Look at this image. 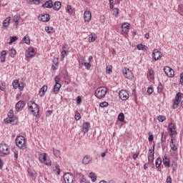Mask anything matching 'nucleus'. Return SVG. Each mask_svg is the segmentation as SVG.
Instances as JSON below:
<instances>
[{
    "instance_id": "f257e3e1",
    "label": "nucleus",
    "mask_w": 183,
    "mask_h": 183,
    "mask_svg": "<svg viewBox=\"0 0 183 183\" xmlns=\"http://www.w3.org/2000/svg\"><path fill=\"white\" fill-rule=\"evenodd\" d=\"M108 92V89L105 86H101L96 89L95 91V97L98 98V99H101L104 98L107 95Z\"/></svg>"
},
{
    "instance_id": "f03ea898",
    "label": "nucleus",
    "mask_w": 183,
    "mask_h": 183,
    "mask_svg": "<svg viewBox=\"0 0 183 183\" xmlns=\"http://www.w3.org/2000/svg\"><path fill=\"white\" fill-rule=\"evenodd\" d=\"M28 108L31 109V114L34 117L39 115V108H38V104L34 102H30V103L28 104Z\"/></svg>"
},
{
    "instance_id": "7ed1b4c3",
    "label": "nucleus",
    "mask_w": 183,
    "mask_h": 183,
    "mask_svg": "<svg viewBox=\"0 0 183 183\" xmlns=\"http://www.w3.org/2000/svg\"><path fill=\"white\" fill-rule=\"evenodd\" d=\"M16 145H17L20 149H25V148H26L25 137L24 136L17 137L16 138Z\"/></svg>"
},
{
    "instance_id": "20e7f679",
    "label": "nucleus",
    "mask_w": 183,
    "mask_h": 183,
    "mask_svg": "<svg viewBox=\"0 0 183 183\" xmlns=\"http://www.w3.org/2000/svg\"><path fill=\"white\" fill-rule=\"evenodd\" d=\"M182 97V93L178 92L176 94L175 99L173 102V108L174 109H177L178 108V105H179V102L181 101V98Z\"/></svg>"
},
{
    "instance_id": "39448f33",
    "label": "nucleus",
    "mask_w": 183,
    "mask_h": 183,
    "mask_svg": "<svg viewBox=\"0 0 183 183\" xmlns=\"http://www.w3.org/2000/svg\"><path fill=\"white\" fill-rule=\"evenodd\" d=\"M0 152L1 154H4V155H9V148H8V145L5 143L0 144Z\"/></svg>"
},
{
    "instance_id": "423d86ee",
    "label": "nucleus",
    "mask_w": 183,
    "mask_h": 183,
    "mask_svg": "<svg viewBox=\"0 0 183 183\" xmlns=\"http://www.w3.org/2000/svg\"><path fill=\"white\" fill-rule=\"evenodd\" d=\"M154 154H155V145H153V147L149 149V153H148L149 162H154Z\"/></svg>"
},
{
    "instance_id": "0eeeda50",
    "label": "nucleus",
    "mask_w": 183,
    "mask_h": 183,
    "mask_svg": "<svg viewBox=\"0 0 183 183\" xmlns=\"http://www.w3.org/2000/svg\"><path fill=\"white\" fill-rule=\"evenodd\" d=\"M64 180L66 183H74V175L71 173H66L64 175Z\"/></svg>"
},
{
    "instance_id": "6e6552de",
    "label": "nucleus",
    "mask_w": 183,
    "mask_h": 183,
    "mask_svg": "<svg viewBox=\"0 0 183 183\" xmlns=\"http://www.w3.org/2000/svg\"><path fill=\"white\" fill-rule=\"evenodd\" d=\"M24 107H25V102L20 100L16 104L15 109L16 112H19L20 111L23 110Z\"/></svg>"
},
{
    "instance_id": "1a4fd4ad",
    "label": "nucleus",
    "mask_w": 183,
    "mask_h": 183,
    "mask_svg": "<svg viewBox=\"0 0 183 183\" xmlns=\"http://www.w3.org/2000/svg\"><path fill=\"white\" fill-rule=\"evenodd\" d=\"M119 97L122 101H127V99H128V98L129 97V94H128V92L125 90H121L119 92Z\"/></svg>"
},
{
    "instance_id": "9d476101",
    "label": "nucleus",
    "mask_w": 183,
    "mask_h": 183,
    "mask_svg": "<svg viewBox=\"0 0 183 183\" xmlns=\"http://www.w3.org/2000/svg\"><path fill=\"white\" fill-rule=\"evenodd\" d=\"M164 72L167 74V76H169V78H172V76H174V69L169 66H165L164 68Z\"/></svg>"
},
{
    "instance_id": "9b49d317",
    "label": "nucleus",
    "mask_w": 183,
    "mask_h": 183,
    "mask_svg": "<svg viewBox=\"0 0 183 183\" xmlns=\"http://www.w3.org/2000/svg\"><path fill=\"white\" fill-rule=\"evenodd\" d=\"M152 56L154 61H158L162 56V53L159 51L157 49H154L152 52Z\"/></svg>"
},
{
    "instance_id": "f8f14e48",
    "label": "nucleus",
    "mask_w": 183,
    "mask_h": 183,
    "mask_svg": "<svg viewBox=\"0 0 183 183\" xmlns=\"http://www.w3.org/2000/svg\"><path fill=\"white\" fill-rule=\"evenodd\" d=\"M123 75L125 78H127V79H131L132 78V72L129 69L124 68L123 69Z\"/></svg>"
},
{
    "instance_id": "ddd939ff",
    "label": "nucleus",
    "mask_w": 183,
    "mask_h": 183,
    "mask_svg": "<svg viewBox=\"0 0 183 183\" xmlns=\"http://www.w3.org/2000/svg\"><path fill=\"white\" fill-rule=\"evenodd\" d=\"M129 26H130V24L127 23H124L122 25V34L123 35L124 34L127 35V34L129 32Z\"/></svg>"
},
{
    "instance_id": "4468645a",
    "label": "nucleus",
    "mask_w": 183,
    "mask_h": 183,
    "mask_svg": "<svg viewBox=\"0 0 183 183\" xmlns=\"http://www.w3.org/2000/svg\"><path fill=\"white\" fill-rule=\"evenodd\" d=\"M35 55V49L33 47H29L26 51V58H32Z\"/></svg>"
},
{
    "instance_id": "2eb2a0df",
    "label": "nucleus",
    "mask_w": 183,
    "mask_h": 183,
    "mask_svg": "<svg viewBox=\"0 0 183 183\" xmlns=\"http://www.w3.org/2000/svg\"><path fill=\"white\" fill-rule=\"evenodd\" d=\"M92 162V157L89 155H86L82 159V164L84 165H88V164H91Z\"/></svg>"
},
{
    "instance_id": "dca6fc26",
    "label": "nucleus",
    "mask_w": 183,
    "mask_h": 183,
    "mask_svg": "<svg viewBox=\"0 0 183 183\" xmlns=\"http://www.w3.org/2000/svg\"><path fill=\"white\" fill-rule=\"evenodd\" d=\"M92 17V14L89 11H86L84 14V19L85 22H89L91 21V18Z\"/></svg>"
},
{
    "instance_id": "f3484780",
    "label": "nucleus",
    "mask_w": 183,
    "mask_h": 183,
    "mask_svg": "<svg viewBox=\"0 0 183 183\" xmlns=\"http://www.w3.org/2000/svg\"><path fill=\"white\" fill-rule=\"evenodd\" d=\"M50 16L48 14H41L39 16V21H42L43 22H48L49 21Z\"/></svg>"
},
{
    "instance_id": "a211bd4d",
    "label": "nucleus",
    "mask_w": 183,
    "mask_h": 183,
    "mask_svg": "<svg viewBox=\"0 0 183 183\" xmlns=\"http://www.w3.org/2000/svg\"><path fill=\"white\" fill-rule=\"evenodd\" d=\"M89 122H86L83 124L82 126V132H84V134H86V132H88V131H89Z\"/></svg>"
},
{
    "instance_id": "6ab92c4d",
    "label": "nucleus",
    "mask_w": 183,
    "mask_h": 183,
    "mask_svg": "<svg viewBox=\"0 0 183 183\" xmlns=\"http://www.w3.org/2000/svg\"><path fill=\"white\" fill-rule=\"evenodd\" d=\"M52 6H54V4L52 3V0L46 1L45 2V4H44L42 5L43 8H48L49 9H51V8H52Z\"/></svg>"
},
{
    "instance_id": "aec40b11",
    "label": "nucleus",
    "mask_w": 183,
    "mask_h": 183,
    "mask_svg": "<svg viewBox=\"0 0 183 183\" xmlns=\"http://www.w3.org/2000/svg\"><path fill=\"white\" fill-rule=\"evenodd\" d=\"M39 161L44 164L46 161V153H41L39 156Z\"/></svg>"
},
{
    "instance_id": "412c9836",
    "label": "nucleus",
    "mask_w": 183,
    "mask_h": 183,
    "mask_svg": "<svg viewBox=\"0 0 183 183\" xmlns=\"http://www.w3.org/2000/svg\"><path fill=\"white\" fill-rule=\"evenodd\" d=\"M48 91V86H43L39 91V95L40 97H44L45 96V92Z\"/></svg>"
},
{
    "instance_id": "4be33fe9",
    "label": "nucleus",
    "mask_w": 183,
    "mask_h": 183,
    "mask_svg": "<svg viewBox=\"0 0 183 183\" xmlns=\"http://www.w3.org/2000/svg\"><path fill=\"white\" fill-rule=\"evenodd\" d=\"M61 5L62 4H61V1L54 2V4H53V8L54 11H59V9H61Z\"/></svg>"
},
{
    "instance_id": "5701e85b",
    "label": "nucleus",
    "mask_w": 183,
    "mask_h": 183,
    "mask_svg": "<svg viewBox=\"0 0 183 183\" xmlns=\"http://www.w3.org/2000/svg\"><path fill=\"white\" fill-rule=\"evenodd\" d=\"M9 22H11V17H7L5 20L3 21V27L4 28H8L9 26Z\"/></svg>"
},
{
    "instance_id": "b1692460",
    "label": "nucleus",
    "mask_w": 183,
    "mask_h": 183,
    "mask_svg": "<svg viewBox=\"0 0 183 183\" xmlns=\"http://www.w3.org/2000/svg\"><path fill=\"white\" fill-rule=\"evenodd\" d=\"M167 137H168V133L163 132L162 133V137H161L162 144H165V142H167Z\"/></svg>"
},
{
    "instance_id": "393cba45",
    "label": "nucleus",
    "mask_w": 183,
    "mask_h": 183,
    "mask_svg": "<svg viewBox=\"0 0 183 183\" xmlns=\"http://www.w3.org/2000/svg\"><path fill=\"white\" fill-rule=\"evenodd\" d=\"M163 164L166 168H169L171 167V164L169 163V159H168L167 157H164L163 159Z\"/></svg>"
},
{
    "instance_id": "a878e982",
    "label": "nucleus",
    "mask_w": 183,
    "mask_h": 183,
    "mask_svg": "<svg viewBox=\"0 0 183 183\" xmlns=\"http://www.w3.org/2000/svg\"><path fill=\"white\" fill-rule=\"evenodd\" d=\"M8 117L9 118V120H7L6 123L11 124V122H12V118H14V111L13 110H9V112L8 113Z\"/></svg>"
},
{
    "instance_id": "bb28decb",
    "label": "nucleus",
    "mask_w": 183,
    "mask_h": 183,
    "mask_svg": "<svg viewBox=\"0 0 183 183\" xmlns=\"http://www.w3.org/2000/svg\"><path fill=\"white\" fill-rule=\"evenodd\" d=\"M97 39V34L92 33L89 36V42H94Z\"/></svg>"
},
{
    "instance_id": "cd10ccee",
    "label": "nucleus",
    "mask_w": 183,
    "mask_h": 183,
    "mask_svg": "<svg viewBox=\"0 0 183 183\" xmlns=\"http://www.w3.org/2000/svg\"><path fill=\"white\" fill-rule=\"evenodd\" d=\"M161 164H162V160L161 159V157H159L155 161V167L156 168H160Z\"/></svg>"
},
{
    "instance_id": "c85d7f7f",
    "label": "nucleus",
    "mask_w": 183,
    "mask_h": 183,
    "mask_svg": "<svg viewBox=\"0 0 183 183\" xmlns=\"http://www.w3.org/2000/svg\"><path fill=\"white\" fill-rule=\"evenodd\" d=\"M19 19H20V17H19V16H18V15H15V16H14L13 22H14V25H15L16 26H18V25L19 24Z\"/></svg>"
},
{
    "instance_id": "c756f323",
    "label": "nucleus",
    "mask_w": 183,
    "mask_h": 183,
    "mask_svg": "<svg viewBox=\"0 0 183 183\" xmlns=\"http://www.w3.org/2000/svg\"><path fill=\"white\" fill-rule=\"evenodd\" d=\"M59 89H61V84H55L54 86L53 92L54 94H58V92H59Z\"/></svg>"
},
{
    "instance_id": "7c9ffc66",
    "label": "nucleus",
    "mask_w": 183,
    "mask_h": 183,
    "mask_svg": "<svg viewBox=\"0 0 183 183\" xmlns=\"http://www.w3.org/2000/svg\"><path fill=\"white\" fill-rule=\"evenodd\" d=\"M6 58V51L5 50L1 51V62H4Z\"/></svg>"
},
{
    "instance_id": "2f4dec72",
    "label": "nucleus",
    "mask_w": 183,
    "mask_h": 183,
    "mask_svg": "<svg viewBox=\"0 0 183 183\" xmlns=\"http://www.w3.org/2000/svg\"><path fill=\"white\" fill-rule=\"evenodd\" d=\"M170 147L172 151H177L178 149V147H177V146H175V144H174V139H171Z\"/></svg>"
},
{
    "instance_id": "473e14b6",
    "label": "nucleus",
    "mask_w": 183,
    "mask_h": 183,
    "mask_svg": "<svg viewBox=\"0 0 183 183\" xmlns=\"http://www.w3.org/2000/svg\"><path fill=\"white\" fill-rule=\"evenodd\" d=\"M137 49H139V51H147V46L142 44H138Z\"/></svg>"
},
{
    "instance_id": "72a5a7b5",
    "label": "nucleus",
    "mask_w": 183,
    "mask_h": 183,
    "mask_svg": "<svg viewBox=\"0 0 183 183\" xmlns=\"http://www.w3.org/2000/svg\"><path fill=\"white\" fill-rule=\"evenodd\" d=\"M23 42L24 44H26L27 45H29L31 44V39L29 38V36H24L23 38Z\"/></svg>"
},
{
    "instance_id": "f704fd0d",
    "label": "nucleus",
    "mask_w": 183,
    "mask_h": 183,
    "mask_svg": "<svg viewBox=\"0 0 183 183\" xmlns=\"http://www.w3.org/2000/svg\"><path fill=\"white\" fill-rule=\"evenodd\" d=\"M118 119L120 122H124V121H125V115H124V113H120L119 114Z\"/></svg>"
},
{
    "instance_id": "c9c22d12",
    "label": "nucleus",
    "mask_w": 183,
    "mask_h": 183,
    "mask_svg": "<svg viewBox=\"0 0 183 183\" xmlns=\"http://www.w3.org/2000/svg\"><path fill=\"white\" fill-rule=\"evenodd\" d=\"M89 178H91L92 182H95V181H97V175L94 172H91L89 174Z\"/></svg>"
},
{
    "instance_id": "e433bc0d",
    "label": "nucleus",
    "mask_w": 183,
    "mask_h": 183,
    "mask_svg": "<svg viewBox=\"0 0 183 183\" xmlns=\"http://www.w3.org/2000/svg\"><path fill=\"white\" fill-rule=\"evenodd\" d=\"M45 31L47 34H52V32H54V27L46 26Z\"/></svg>"
},
{
    "instance_id": "4c0bfd02",
    "label": "nucleus",
    "mask_w": 183,
    "mask_h": 183,
    "mask_svg": "<svg viewBox=\"0 0 183 183\" xmlns=\"http://www.w3.org/2000/svg\"><path fill=\"white\" fill-rule=\"evenodd\" d=\"M53 154H54V157L58 158V157H59V155H61V152H59V150H58V149L53 148Z\"/></svg>"
},
{
    "instance_id": "58836bf2",
    "label": "nucleus",
    "mask_w": 183,
    "mask_h": 183,
    "mask_svg": "<svg viewBox=\"0 0 183 183\" xmlns=\"http://www.w3.org/2000/svg\"><path fill=\"white\" fill-rule=\"evenodd\" d=\"M168 128H169V131H172L174 129H177V126L174 123H170L169 124Z\"/></svg>"
},
{
    "instance_id": "ea45409f",
    "label": "nucleus",
    "mask_w": 183,
    "mask_h": 183,
    "mask_svg": "<svg viewBox=\"0 0 183 183\" xmlns=\"http://www.w3.org/2000/svg\"><path fill=\"white\" fill-rule=\"evenodd\" d=\"M13 87L14 89H17L18 86H19V81L18 80H14L12 83Z\"/></svg>"
},
{
    "instance_id": "a19ab883",
    "label": "nucleus",
    "mask_w": 183,
    "mask_h": 183,
    "mask_svg": "<svg viewBox=\"0 0 183 183\" xmlns=\"http://www.w3.org/2000/svg\"><path fill=\"white\" fill-rule=\"evenodd\" d=\"M18 41V37L14 36L10 37V41L9 42V45H11L13 42Z\"/></svg>"
},
{
    "instance_id": "79ce46f5",
    "label": "nucleus",
    "mask_w": 183,
    "mask_h": 183,
    "mask_svg": "<svg viewBox=\"0 0 183 183\" xmlns=\"http://www.w3.org/2000/svg\"><path fill=\"white\" fill-rule=\"evenodd\" d=\"M157 119L159 122H164V121L167 119V117H165V116L159 115L157 117Z\"/></svg>"
},
{
    "instance_id": "37998d69",
    "label": "nucleus",
    "mask_w": 183,
    "mask_h": 183,
    "mask_svg": "<svg viewBox=\"0 0 183 183\" xmlns=\"http://www.w3.org/2000/svg\"><path fill=\"white\" fill-rule=\"evenodd\" d=\"M6 88V85H5V82L0 81V89L1 91H4L5 90Z\"/></svg>"
},
{
    "instance_id": "c03bdc74",
    "label": "nucleus",
    "mask_w": 183,
    "mask_h": 183,
    "mask_svg": "<svg viewBox=\"0 0 183 183\" xmlns=\"http://www.w3.org/2000/svg\"><path fill=\"white\" fill-rule=\"evenodd\" d=\"M15 55H16V50L11 49V53H10V56H11V58H15Z\"/></svg>"
},
{
    "instance_id": "a18cd8bd",
    "label": "nucleus",
    "mask_w": 183,
    "mask_h": 183,
    "mask_svg": "<svg viewBox=\"0 0 183 183\" xmlns=\"http://www.w3.org/2000/svg\"><path fill=\"white\" fill-rule=\"evenodd\" d=\"M44 164V165H47V167H51L52 162L51 161V159H48L46 158V161Z\"/></svg>"
},
{
    "instance_id": "49530a36",
    "label": "nucleus",
    "mask_w": 183,
    "mask_h": 183,
    "mask_svg": "<svg viewBox=\"0 0 183 183\" xmlns=\"http://www.w3.org/2000/svg\"><path fill=\"white\" fill-rule=\"evenodd\" d=\"M66 11L69 14H72V12H74V9H72V6L68 5Z\"/></svg>"
},
{
    "instance_id": "de8ad7c7",
    "label": "nucleus",
    "mask_w": 183,
    "mask_h": 183,
    "mask_svg": "<svg viewBox=\"0 0 183 183\" xmlns=\"http://www.w3.org/2000/svg\"><path fill=\"white\" fill-rule=\"evenodd\" d=\"M107 74H111L112 72V66H107L106 67Z\"/></svg>"
},
{
    "instance_id": "09e8293b",
    "label": "nucleus",
    "mask_w": 183,
    "mask_h": 183,
    "mask_svg": "<svg viewBox=\"0 0 183 183\" xmlns=\"http://www.w3.org/2000/svg\"><path fill=\"white\" fill-rule=\"evenodd\" d=\"M169 132H170V137L171 138H174V135H177V134H178L177 132V130L174 129V130H172V131H169Z\"/></svg>"
},
{
    "instance_id": "8fccbe9b",
    "label": "nucleus",
    "mask_w": 183,
    "mask_h": 183,
    "mask_svg": "<svg viewBox=\"0 0 183 183\" xmlns=\"http://www.w3.org/2000/svg\"><path fill=\"white\" fill-rule=\"evenodd\" d=\"M68 49V44H64L62 46V52H64V55H66V50Z\"/></svg>"
},
{
    "instance_id": "3c124183",
    "label": "nucleus",
    "mask_w": 183,
    "mask_h": 183,
    "mask_svg": "<svg viewBox=\"0 0 183 183\" xmlns=\"http://www.w3.org/2000/svg\"><path fill=\"white\" fill-rule=\"evenodd\" d=\"M12 152L14 154V158H16V159H18V151L15 149H12Z\"/></svg>"
},
{
    "instance_id": "603ef678",
    "label": "nucleus",
    "mask_w": 183,
    "mask_h": 183,
    "mask_svg": "<svg viewBox=\"0 0 183 183\" xmlns=\"http://www.w3.org/2000/svg\"><path fill=\"white\" fill-rule=\"evenodd\" d=\"M55 168H56L55 171H56V174H57L58 175H60V174H61V169H59V164H56V165L55 166Z\"/></svg>"
},
{
    "instance_id": "864d4df0",
    "label": "nucleus",
    "mask_w": 183,
    "mask_h": 183,
    "mask_svg": "<svg viewBox=\"0 0 183 183\" xmlns=\"http://www.w3.org/2000/svg\"><path fill=\"white\" fill-rule=\"evenodd\" d=\"M107 106H108V102H103L99 104V107H101V108H105Z\"/></svg>"
},
{
    "instance_id": "5fc2aeb1",
    "label": "nucleus",
    "mask_w": 183,
    "mask_h": 183,
    "mask_svg": "<svg viewBox=\"0 0 183 183\" xmlns=\"http://www.w3.org/2000/svg\"><path fill=\"white\" fill-rule=\"evenodd\" d=\"M149 74L150 76V79H154V70H149Z\"/></svg>"
},
{
    "instance_id": "6e6d98bb",
    "label": "nucleus",
    "mask_w": 183,
    "mask_h": 183,
    "mask_svg": "<svg viewBox=\"0 0 183 183\" xmlns=\"http://www.w3.org/2000/svg\"><path fill=\"white\" fill-rule=\"evenodd\" d=\"M113 12L115 16H118V14H119V9H118V8H114Z\"/></svg>"
},
{
    "instance_id": "4d7b16f0",
    "label": "nucleus",
    "mask_w": 183,
    "mask_h": 183,
    "mask_svg": "<svg viewBox=\"0 0 183 183\" xmlns=\"http://www.w3.org/2000/svg\"><path fill=\"white\" fill-rule=\"evenodd\" d=\"M162 89H163L162 84H159L157 87V92H159V94H161V92H162Z\"/></svg>"
},
{
    "instance_id": "13d9d810",
    "label": "nucleus",
    "mask_w": 183,
    "mask_h": 183,
    "mask_svg": "<svg viewBox=\"0 0 183 183\" xmlns=\"http://www.w3.org/2000/svg\"><path fill=\"white\" fill-rule=\"evenodd\" d=\"M81 102H82V97H81V96H78L76 97V103L78 104V105H79Z\"/></svg>"
},
{
    "instance_id": "bf43d9fd",
    "label": "nucleus",
    "mask_w": 183,
    "mask_h": 183,
    "mask_svg": "<svg viewBox=\"0 0 183 183\" xmlns=\"http://www.w3.org/2000/svg\"><path fill=\"white\" fill-rule=\"evenodd\" d=\"M54 81H55V85H61L59 83V77H58V76L55 77Z\"/></svg>"
},
{
    "instance_id": "052dcab7",
    "label": "nucleus",
    "mask_w": 183,
    "mask_h": 183,
    "mask_svg": "<svg viewBox=\"0 0 183 183\" xmlns=\"http://www.w3.org/2000/svg\"><path fill=\"white\" fill-rule=\"evenodd\" d=\"M76 121H79L81 119V114L79 113H77L74 117Z\"/></svg>"
},
{
    "instance_id": "680f3d73",
    "label": "nucleus",
    "mask_w": 183,
    "mask_h": 183,
    "mask_svg": "<svg viewBox=\"0 0 183 183\" xmlns=\"http://www.w3.org/2000/svg\"><path fill=\"white\" fill-rule=\"evenodd\" d=\"M99 21L102 24L105 22V16H100Z\"/></svg>"
},
{
    "instance_id": "e2e57ef3",
    "label": "nucleus",
    "mask_w": 183,
    "mask_h": 183,
    "mask_svg": "<svg viewBox=\"0 0 183 183\" xmlns=\"http://www.w3.org/2000/svg\"><path fill=\"white\" fill-rule=\"evenodd\" d=\"M166 183H172V178H171V176L167 177Z\"/></svg>"
},
{
    "instance_id": "0e129e2a",
    "label": "nucleus",
    "mask_w": 183,
    "mask_h": 183,
    "mask_svg": "<svg viewBox=\"0 0 183 183\" xmlns=\"http://www.w3.org/2000/svg\"><path fill=\"white\" fill-rule=\"evenodd\" d=\"M147 92L149 95H151V94H152V92H154V89H152V87H149L147 89Z\"/></svg>"
},
{
    "instance_id": "69168bd1",
    "label": "nucleus",
    "mask_w": 183,
    "mask_h": 183,
    "mask_svg": "<svg viewBox=\"0 0 183 183\" xmlns=\"http://www.w3.org/2000/svg\"><path fill=\"white\" fill-rule=\"evenodd\" d=\"M84 66L86 68V69H89L91 68V64L85 62Z\"/></svg>"
},
{
    "instance_id": "338daca9",
    "label": "nucleus",
    "mask_w": 183,
    "mask_h": 183,
    "mask_svg": "<svg viewBox=\"0 0 183 183\" xmlns=\"http://www.w3.org/2000/svg\"><path fill=\"white\" fill-rule=\"evenodd\" d=\"M109 8H110V9H114V1H112V0H111L109 1Z\"/></svg>"
},
{
    "instance_id": "774afa93",
    "label": "nucleus",
    "mask_w": 183,
    "mask_h": 183,
    "mask_svg": "<svg viewBox=\"0 0 183 183\" xmlns=\"http://www.w3.org/2000/svg\"><path fill=\"white\" fill-rule=\"evenodd\" d=\"M180 83L183 86V73L180 74Z\"/></svg>"
}]
</instances>
